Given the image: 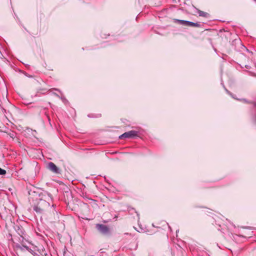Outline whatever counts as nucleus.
Listing matches in <instances>:
<instances>
[{
    "instance_id": "obj_1",
    "label": "nucleus",
    "mask_w": 256,
    "mask_h": 256,
    "mask_svg": "<svg viewBox=\"0 0 256 256\" xmlns=\"http://www.w3.org/2000/svg\"><path fill=\"white\" fill-rule=\"evenodd\" d=\"M50 206V203L46 200L40 199L36 204L34 205L33 209L37 214H41L44 213Z\"/></svg>"
},
{
    "instance_id": "obj_2",
    "label": "nucleus",
    "mask_w": 256,
    "mask_h": 256,
    "mask_svg": "<svg viewBox=\"0 0 256 256\" xmlns=\"http://www.w3.org/2000/svg\"><path fill=\"white\" fill-rule=\"evenodd\" d=\"M17 248H19L22 250H23L25 248L35 256H44L46 254L45 250L43 249H42V251H40L38 250H36V248H34V250H32L26 246H20V245L18 246Z\"/></svg>"
},
{
    "instance_id": "obj_3",
    "label": "nucleus",
    "mask_w": 256,
    "mask_h": 256,
    "mask_svg": "<svg viewBox=\"0 0 256 256\" xmlns=\"http://www.w3.org/2000/svg\"><path fill=\"white\" fill-rule=\"evenodd\" d=\"M138 132L136 130H130L126 132L119 136L120 139L123 138H133L138 136Z\"/></svg>"
},
{
    "instance_id": "obj_4",
    "label": "nucleus",
    "mask_w": 256,
    "mask_h": 256,
    "mask_svg": "<svg viewBox=\"0 0 256 256\" xmlns=\"http://www.w3.org/2000/svg\"><path fill=\"white\" fill-rule=\"evenodd\" d=\"M96 228L102 234H108L110 233V230L108 226L102 224H96Z\"/></svg>"
},
{
    "instance_id": "obj_5",
    "label": "nucleus",
    "mask_w": 256,
    "mask_h": 256,
    "mask_svg": "<svg viewBox=\"0 0 256 256\" xmlns=\"http://www.w3.org/2000/svg\"><path fill=\"white\" fill-rule=\"evenodd\" d=\"M47 168L52 172L56 174H60V169L56 166L52 162H50L48 164Z\"/></svg>"
},
{
    "instance_id": "obj_6",
    "label": "nucleus",
    "mask_w": 256,
    "mask_h": 256,
    "mask_svg": "<svg viewBox=\"0 0 256 256\" xmlns=\"http://www.w3.org/2000/svg\"><path fill=\"white\" fill-rule=\"evenodd\" d=\"M17 232L22 238H24L26 232L22 227L18 228L17 230Z\"/></svg>"
},
{
    "instance_id": "obj_7",
    "label": "nucleus",
    "mask_w": 256,
    "mask_h": 256,
    "mask_svg": "<svg viewBox=\"0 0 256 256\" xmlns=\"http://www.w3.org/2000/svg\"><path fill=\"white\" fill-rule=\"evenodd\" d=\"M196 10L197 11L198 14L199 16H202V17H207L208 15V14L206 12H204L203 11H202L200 10H199L196 8Z\"/></svg>"
},
{
    "instance_id": "obj_8",
    "label": "nucleus",
    "mask_w": 256,
    "mask_h": 256,
    "mask_svg": "<svg viewBox=\"0 0 256 256\" xmlns=\"http://www.w3.org/2000/svg\"><path fill=\"white\" fill-rule=\"evenodd\" d=\"M187 26L191 27H199L200 24L197 22H192L188 21Z\"/></svg>"
},
{
    "instance_id": "obj_9",
    "label": "nucleus",
    "mask_w": 256,
    "mask_h": 256,
    "mask_svg": "<svg viewBox=\"0 0 256 256\" xmlns=\"http://www.w3.org/2000/svg\"><path fill=\"white\" fill-rule=\"evenodd\" d=\"M175 20V22H176L178 24H180L187 26L188 22L187 20H178V19H176V20Z\"/></svg>"
},
{
    "instance_id": "obj_10",
    "label": "nucleus",
    "mask_w": 256,
    "mask_h": 256,
    "mask_svg": "<svg viewBox=\"0 0 256 256\" xmlns=\"http://www.w3.org/2000/svg\"><path fill=\"white\" fill-rule=\"evenodd\" d=\"M6 174V171L0 168V175H4Z\"/></svg>"
},
{
    "instance_id": "obj_11",
    "label": "nucleus",
    "mask_w": 256,
    "mask_h": 256,
    "mask_svg": "<svg viewBox=\"0 0 256 256\" xmlns=\"http://www.w3.org/2000/svg\"><path fill=\"white\" fill-rule=\"evenodd\" d=\"M48 197H49V198L48 199V200H49V199H50V200H52V196H51L50 194H48Z\"/></svg>"
},
{
    "instance_id": "obj_12",
    "label": "nucleus",
    "mask_w": 256,
    "mask_h": 256,
    "mask_svg": "<svg viewBox=\"0 0 256 256\" xmlns=\"http://www.w3.org/2000/svg\"><path fill=\"white\" fill-rule=\"evenodd\" d=\"M245 67L247 68H250V66L248 65H245Z\"/></svg>"
},
{
    "instance_id": "obj_13",
    "label": "nucleus",
    "mask_w": 256,
    "mask_h": 256,
    "mask_svg": "<svg viewBox=\"0 0 256 256\" xmlns=\"http://www.w3.org/2000/svg\"><path fill=\"white\" fill-rule=\"evenodd\" d=\"M226 92H228V94H230L232 95V94H231L229 91H228L226 89Z\"/></svg>"
},
{
    "instance_id": "obj_14",
    "label": "nucleus",
    "mask_w": 256,
    "mask_h": 256,
    "mask_svg": "<svg viewBox=\"0 0 256 256\" xmlns=\"http://www.w3.org/2000/svg\"><path fill=\"white\" fill-rule=\"evenodd\" d=\"M54 95L58 97H59V96L58 94H54Z\"/></svg>"
},
{
    "instance_id": "obj_15",
    "label": "nucleus",
    "mask_w": 256,
    "mask_h": 256,
    "mask_svg": "<svg viewBox=\"0 0 256 256\" xmlns=\"http://www.w3.org/2000/svg\"><path fill=\"white\" fill-rule=\"evenodd\" d=\"M54 90H57V91L60 92V90H59L57 89V88H55Z\"/></svg>"
},
{
    "instance_id": "obj_16",
    "label": "nucleus",
    "mask_w": 256,
    "mask_h": 256,
    "mask_svg": "<svg viewBox=\"0 0 256 256\" xmlns=\"http://www.w3.org/2000/svg\"><path fill=\"white\" fill-rule=\"evenodd\" d=\"M10 136H11L12 138H13V136H14V134H11V135H10Z\"/></svg>"
},
{
    "instance_id": "obj_17",
    "label": "nucleus",
    "mask_w": 256,
    "mask_h": 256,
    "mask_svg": "<svg viewBox=\"0 0 256 256\" xmlns=\"http://www.w3.org/2000/svg\"><path fill=\"white\" fill-rule=\"evenodd\" d=\"M235 41H238V42H240L239 40H235Z\"/></svg>"
},
{
    "instance_id": "obj_18",
    "label": "nucleus",
    "mask_w": 256,
    "mask_h": 256,
    "mask_svg": "<svg viewBox=\"0 0 256 256\" xmlns=\"http://www.w3.org/2000/svg\"><path fill=\"white\" fill-rule=\"evenodd\" d=\"M254 106H256V104H254Z\"/></svg>"
},
{
    "instance_id": "obj_19",
    "label": "nucleus",
    "mask_w": 256,
    "mask_h": 256,
    "mask_svg": "<svg viewBox=\"0 0 256 256\" xmlns=\"http://www.w3.org/2000/svg\"><path fill=\"white\" fill-rule=\"evenodd\" d=\"M255 121H256V120H255Z\"/></svg>"
}]
</instances>
